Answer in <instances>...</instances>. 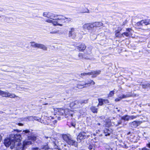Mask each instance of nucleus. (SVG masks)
<instances>
[{"instance_id": "ea45409f", "label": "nucleus", "mask_w": 150, "mask_h": 150, "mask_svg": "<svg viewBox=\"0 0 150 150\" xmlns=\"http://www.w3.org/2000/svg\"><path fill=\"white\" fill-rule=\"evenodd\" d=\"M40 119L38 117L36 116H33V120H37L38 121H40Z\"/></svg>"}, {"instance_id": "de8ad7c7", "label": "nucleus", "mask_w": 150, "mask_h": 150, "mask_svg": "<svg viewBox=\"0 0 150 150\" xmlns=\"http://www.w3.org/2000/svg\"><path fill=\"white\" fill-rule=\"evenodd\" d=\"M120 97H119L118 98H117L115 99V100L116 101H119L121 99H120Z\"/></svg>"}, {"instance_id": "09e8293b", "label": "nucleus", "mask_w": 150, "mask_h": 150, "mask_svg": "<svg viewBox=\"0 0 150 150\" xmlns=\"http://www.w3.org/2000/svg\"><path fill=\"white\" fill-rule=\"evenodd\" d=\"M86 10V11H84L83 13H89V10L88 9H87V8Z\"/></svg>"}, {"instance_id": "0eeeda50", "label": "nucleus", "mask_w": 150, "mask_h": 150, "mask_svg": "<svg viewBox=\"0 0 150 150\" xmlns=\"http://www.w3.org/2000/svg\"><path fill=\"white\" fill-rule=\"evenodd\" d=\"M150 24V19L143 20L137 23L136 25L141 27L144 25H146Z\"/></svg>"}, {"instance_id": "13d9d810", "label": "nucleus", "mask_w": 150, "mask_h": 150, "mask_svg": "<svg viewBox=\"0 0 150 150\" xmlns=\"http://www.w3.org/2000/svg\"><path fill=\"white\" fill-rule=\"evenodd\" d=\"M98 125H100V124L99 123H98Z\"/></svg>"}, {"instance_id": "bf43d9fd", "label": "nucleus", "mask_w": 150, "mask_h": 150, "mask_svg": "<svg viewBox=\"0 0 150 150\" xmlns=\"http://www.w3.org/2000/svg\"><path fill=\"white\" fill-rule=\"evenodd\" d=\"M71 117H72L73 116V115L72 114H71Z\"/></svg>"}, {"instance_id": "dca6fc26", "label": "nucleus", "mask_w": 150, "mask_h": 150, "mask_svg": "<svg viewBox=\"0 0 150 150\" xmlns=\"http://www.w3.org/2000/svg\"><path fill=\"white\" fill-rule=\"evenodd\" d=\"M37 48L42 49L44 50H47V47L45 45L40 44H38Z\"/></svg>"}, {"instance_id": "a19ab883", "label": "nucleus", "mask_w": 150, "mask_h": 150, "mask_svg": "<svg viewBox=\"0 0 150 150\" xmlns=\"http://www.w3.org/2000/svg\"><path fill=\"white\" fill-rule=\"evenodd\" d=\"M59 33V31L54 30L50 32V33L51 34H55L58 33Z\"/></svg>"}, {"instance_id": "37998d69", "label": "nucleus", "mask_w": 150, "mask_h": 150, "mask_svg": "<svg viewBox=\"0 0 150 150\" xmlns=\"http://www.w3.org/2000/svg\"><path fill=\"white\" fill-rule=\"evenodd\" d=\"M93 146L91 145H89L88 147V149L90 150L92 149L93 148Z\"/></svg>"}, {"instance_id": "a211bd4d", "label": "nucleus", "mask_w": 150, "mask_h": 150, "mask_svg": "<svg viewBox=\"0 0 150 150\" xmlns=\"http://www.w3.org/2000/svg\"><path fill=\"white\" fill-rule=\"evenodd\" d=\"M90 109L93 113H95L98 112V109L96 106H91Z\"/></svg>"}, {"instance_id": "cd10ccee", "label": "nucleus", "mask_w": 150, "mask_h": 150, "mask_svg": "<svg viewBox=\"0 0 150 150\" xmlns=\"http://www.w3.org/2000/svg\"><path fill=\"white\" fill-rule=\"evenodd\" d=\"M43 139L44 140L46 141L47 142L50 141V139H51V137H48L47 136H45L43 137Z\"/></svg>"}, {"instance_id": "58836bf2", "label": "nucleus", "mask_w": 150, "mask_h": 150, "mask_svg": "<svg viewBox=\"0 0 150 150\" xmlns=\"http://www.w3.org/2000/svg\"><path fill=\"white\" fill-rule=\"evenodd\" d=\"M27 119H28L29 120H33V116H28L27 117Z\"/></svg>"}, {"instance_id": "5701e85b", "label": "nucleus", "mask_w": 150, "mask_h": 150, "mask_svg": "<svg viewBox=\"0 0 150 150\" xmlns=\"http://www.w3.org/2000/svg\"><path fill=\"white\" fill-rule=\"evenodd\" d=\"M7 97H9L11 98H14L15 97H17L18 96H16L14 94L8 92V95L7 96Z\"/></svg>"}, {"instance_id": "7ed1b4c3", "label": "nucleus", "mask_w": 150, "mask_h": 150, "mask_svg": "<svg viewBox=\"0 0 150 150\" xmlns=\"http://www.w3.org/2000/svg\"><path fill=\"white\" fill-rule=\"evenodd\" d=\"M4 144L6 147H8L10 145L11 149H13L15 146V142L12 140V137L7 138L4 140Z\"/></svg>"}, {"instance_id": "a18cd8bd", "label": "nucleus", "mask_w": 150, "mask_h": 150, "mask_svg": "<svg viewBox=\"0 0 150 150\" xmlns=\"http://www.w3.org/2000/svg\"><path fill=\"white\" fill-rule=\"evenodd\" d=\"M136 117H137V116H134V115L130 116V119H133L135 118H136Z\"/></svg>"}, {"instance_id": "4d7b16f0", "label": "nucleus", "mask_w": 150, "mask_h": 150, "mask_svg": "<svg viewBox=\"0 0 150 150\" xmlns=\"http://www.w3.org/2000/svg\"><path fill=\"white\" fill-rule=\"evenodd\" d=\"M126 23V22H123L122 25H125Z\"/></svg>"}, {"instance_id": "2f4dec72", "label": "nucleus", "mask_w": 150, "mask_h": 150, "mask_svg": "<svg viewBox=\"0 0 150 150\" xmlns=\"http://www.w3.org/2000/svg\"><path fill=\"white\" fill-rule=\"evenodd\" d=\"M126 32H127L128 33H130V35H132V29L131 28H127L126 29Z\"/></svg>"}, {"instance_id": "ddd939ff", "label": "nucleus", "mask_w": 150, "mask_h": 150, "mask_svg": "<svg viewBox=\"0 0 150 150\" xmlns=\"http://www.w3.org/2000/svg\"><path fill=\"white\" fill-rule=\"evenodd\" d=\"M76 47L77 49L81 51H83L86 48V46L84 44H82L78 46H76Z\"/></svg>"}, {"instance_id": "39448f33", "label": "nucleus", "mask_w": 150, "mask_h": 150, "mask_svg": "<svg viewBox=\"0 0 150 150\" xmlns=\"http://www.w3.org/2000/svg\"><path fill=\"white\" fill-rule=\"evenodd\" d=\"M43 16L49 18L48 19L54 20L55 19L54 18L57 17L58 15H55L51 12H46L43 13Z\"/></svg>"}, {"instance_id": "052dcab7", "label": "nucleus", "mask_w": 150, "mask_h": 150, "mask_svg": "<svg viewBox=\"0 0 150 150\" xmlns=\"http://www.w3.org/2000/svg\"><path fill=\"white\" fill-rule=\"evenodd\" d=\"M1 17V16H0V18Z\"/></svg>"}, {"instance_id": "72a5a7b5", "label": "nucleus", "mask_w": 150, "mask_h": 150, "mask_svg": "<svg viewBox=\"0 0 150 150\" xmlns=\"http://www.w3.org/2000/svg\"><path fill=\"white\" fill-rule=\"evenodd\" d=\"M142 87L143 88H146L148 87H150V84L147 83L145 84L142 85Z\"/></svg>"}, {"instance_id": "f8f14e48", "label": "nucleus", "mask_w": 150, "mask_h": 150, "mask_svg": "<svg viewBox=\"0 0 150 150\" xmlns=\"http://www.w3.org/2000/svg\"><path fill=\"white\" fill-rule=\"evenodd\" d=\"M88 99L83 100V99H80L79 100H76V103L79 106H80V105L83 103L86 104L88 102Z\"/></svg>"}, {"instance_id": "6ab92c4d", "label": "nucleus", "mask_w": 150, "mask_h": 150, "mask_svg": "<svg viewBox=\"0 0 150 150\" xmlns=\"http://www.w3.org/2000/svg\"><path fill=\"white\" fill-rule=\"evenodd\" d=\"M8 92L0 90V95L2 97H7V96L8 95Z\"/></svg>"}, {"instance_id": "aec40b11", "label": "nucleus", "mask_w": 150, "mask_h": 150, "mask_svg": "<svg viewBox=\"0 0 150 150\" xmlns=\"http://www.w3.org/2000/svg\"><path fill=\"white\" fill-rule=\"evenodd\" d=\"M121 30L122 29L121 28H119V30L116 31L115 36L116 37L120 38L123 37V35H122V34H119V33H120V31H121Z\"/></svg>"}, {"instance_id": "20e7f679", "label": "nucleus", "mask_w": 150, "mask_h": 150, "mask_svg": "<svg viewBox=\"0 0 150 150\" xmlns=\"http://www.w3.org/2000/svg\"><path fill=\"white\" fill-rule=\"evenodd\" d=\"M62 137L64 141L70 145H74L75 141L72 140L71 136L69 134H64L62 135Z\"/></svg>"}, {"instance_id": "bb28decb", "label": "nucleus", "mask_w": 150, "mask_h": 150, "mask_svg": "<svg viewBox=\"0 0 150 150\" xmlns=\"http://www.w3.org/2000/svg\"><path fill=\"white\" fill-rule=\"evenodd\" d=\"M131 125L132 127H135L138 126V123L137 122L134 121L132 122Z\"/></svg>"}, {"instance_id": "6e6552de", "label": "nucleus", "mask_w": 150, "mask_h": 150, "mask_svg": "<svg viewBox=\"0 0 150 150\" xmlns=\"http://www.w3.org/2000/svg\"><path fill=\"white\" fill-rule=\"evenodd\" d=\"M89 137V135H87L84 132L80 133L77 136V141L79 142H80L81 140L87 138Z\"/></svg>"}, {"instance_id": "423d86ee", "label": "nucleus", "mask_w": 150, "mask_h": 150, "mask_svg": "<svg viewBox=\"0 0 150 150\" xmlns=\"http://www.w3.org/2000/svg\"><path fill=\"white\" fill-rule=\"evenodd\" d=\"M101 71L100 70L94 71H92L91 72L88 73H83L81 74V76H86L92 75L93 77H95L97 76L100 73Z\"/></svg>"}, {"instance_id": "f3484780", "label": "nucleus", "mask_w": 150, "mask_h": 150, "mask_svg": "<svg viewBox=\"0 0 150 150\" xmlns=\"http://www.w3.org/2000/svg\"><path fill=\"white\" fill-rule=\"evenodd\" d=\"M33 144L32 142L30 141H24L23 142V150L26 146L27 145H29L31 144Z\"/></svg>"}, {"instance_id": "49530a36", "label": "nucleus", "mask_w": 150, "mask_h": 150, "mask_svg": "<svg viewBox=\"0 0 150 150\" xmlns=\"http://www.w3.org/2000/svg\"><path fill=\"white\" fill-rule=\"evenodd\" d=\"M32 150H41L38 147H35L32 148Z\"/></svg>"}, {"instance_id": "7c9ffc66", "label": "nucleus", "mask_w": 150, "mask_h": 150, "mask_svg": "<svg viewBox=\"0 0 150 150\" xmlns=\"http://www.w3.org/2000/svg\"><path fill=\"white\" fill-rule=\"evenodd\" d=\"M122 35H123V37H124V35H125L126 36L128 37H130L131 36V35H130V33H128L127 32H126L122 33Z\"/></svg>"}, {"instance_id": "c9c22d12", "label": "nucleus", "mask_w": 150, "mask_h": 150, "mask_svg": "<svg viewBox=\"0 0 150 150\" xmlns=\"http://www.w3.org/2000/svg\"><path fill=\"white\" fill-rule=\"evenodd\" d=\"M75 104V103L74 102H72L70 104V106L71 108L74 109Z\"/></svg>"}, {"instance_id": "6e6d98bb", "label": "nucleus", "mask_w": 150, "mask_h": 150, "mask_svg": "<svg viewBox=\"0 0 150 150\" xmlns=\"http://www.w3.org/2000/svg\"><path fill=\"white\" fill-rule=\"evenodd\" d=\"M2 140V137L0 135V142H1V141Z\"/></svg>"}, {"instance_id": "3c124183", "label": "nucleus", "mask_w": 150, "mask_h": 150, "mask_svg": "<svg viewBox=\"0 0 150 150\" xmlns=\"http://www.w3.org/2000/svg\"><path fill=\"white\" fill-rule=\"evenodd\" d=\"M142 150H150L146 148H144L142 149Z\"/></svg>"}, {"instance_id": "a878e982", "label": "nucleus", "mask_w": 150, "mask_h": 150, "mask_svg": "<svg viewBox=\"0 0 150 150\" xmlns=\"http://www.w3.org/2000/svg\"><path fill=\"white\" fill-rule=\"evenodd\" d=\"M30 43L31 44V46L32 47L37 48L38 43H35L34 42H31Z\"/></svg>"}, {"instance_id": "f03ea898", "label": "nucleus", "mask_w": 150, "mask_h": 150, "mask_svg": "<svg viewBox=\"0 0 150 150\" xmlns=\"http://www.w3.org/2000/svg\"><path fill=\"white\" fill-rule=\"evenodd\" d=\"M95 84V82L92 80H87L85 82L82 81L79 82L77 85V87L79 88H86L90 86L91 85H93Z\"/></svg>"}, {"instance_id": "c85d7f7f", "label": "nucleus", "mask_w": 150, "mask_h": 150, "mask_svg": "<svg viewBox=\"0 0 150 150\" xmlns=\"http://www.w3.org/2000/svg\"><path fill=\"white\" fill-rule=\"evenodd\" d=\"M30 132V131L29 130H25L23 131L22 132V134L24 135H26L27 134H28Z\"/></svg>"}, {"instance_id": "f704fd0d", "label": "nucleus", "mask_w": 150, "mask_h": 150, "mask_svg": "<svg viewBox=\"0 0 150 150\" xmlns=\"http://www.w3.org/2000/svg\"><path fill=\"white\" fill-rule=\"evenodd\" d=\"M71 126H73L74 127H75V120L74 119L71 121V125L69 126V127H71Z\"/></svg>"}, {"instance_id": "e433bc0d", "label": "nucleus", "mask_w": 150, "mask_h": 150, "mask_svg": "<svg viewBox=\"0 0 150 150\" xmlns=\"http://www.w3.org/2000/svg\"><path fill=\"white\" fill-rule=\"evenodd\" d=\"M130 96L128 95H122V96L121 97H120V99H122V98H127L129 97Z\"/></svg>"}, {"instance_id": "c756f323", "label": "nucleus", "mask_w": 150, "mask_h": 150, "mask_svg": "<svg viewBox=\"0 0 150 150\" xmlns=\"http://www.w3.org/2000/svg\"><path fill=\"white\" fill-rule=\"evenodd\" d=\"M112 123L114 125L116 126H118L122 123V121L121 120H119L117 122L115 123V122H112Z\"/></svg>"}, {"instance_id": "5fc2aeb1", "label": "nucleus", "mask_w": 150, "mask_h": 150, "mask_svg": "<svg viewBox=\"0 0 150 150\" xmlns=\"http://www.w3.org/2000/svg\"><path fill=\"white\" fill-rule=\"evenodd\" d=\"M116 109L117 110V111L118 112H119L120 111V110L119 109L118 110V108H116Z\"/></svg>"}, {"instance_id": "9d476101", "label": "nucleus", "mask_w": 150, "mask_h": 150, "mask_svg": "<svg viewBox=\"0 0 150 150\" xmlns=\"http://www.w3.org/2000/svg\"><path fill=\"white\" fill-rule=\"evenodd\" d=\"M112 130L110 127H108L104 130V133L105 136L110 135V134L112 132Z\"/></svg>"}, {"instance_id": "f257e3e1", "label": "nucleus", "mask_w": 150, "mask_h": 150, "mask_svg": "<svg viewBox=\"0 0 150 150\" xmlns=\"http://www.w3.org/2000/svg\"><path fill=\"white\" fill-rule=\"evenodd\" d=\"M57 18H56L54 20H52L47 19L45 21L48 23H52L54 26L59 25L62 26V23L71 21L70 18H66L62 16L58 15Z\"/></svg>"}, {"instance_id": "9b49d317", "label": "nucleus", "mask_w": 150, "mask_h": 150, "mask_svg": "<svg viewBox=\"0 0 150 150\" xmlns=\"http://www.w3.org/2000/svg\"><path fill=\"white\" fill-rule=\"evenodd\" d=\"M83 28L84 29L90 30L93 28V23H88L84 24L83 26Z\"/></svg>"}, {"instance_id": "412c9836", "label": "nucleus", "mask_w": 150, "mask_h": 150, "mask_svg": "<svg viewBox=\"0 0 150 150\" xmlns=\"http://www.w3.org/2000/svg\"><path fill=\"white\" fill-rule=\"evenodd\" d=\"M121 119L125 121H128L130 119V116L127 115L121 117Z\"/></svg>"}, {"instance_id": "8fccbe9b", "label": "nucleus", "mask_w": 150, "mask_h": 150, "mask_svg": "<svg viewBox=\"0 0 150 150\" xmlns=\"http://www.w3.org/2000/svg\"><path fill=\"white\" fill-rule=\"evenodd\" d=\"M146 146L150 148V142H149V143L148 144H146Z\"/></svg>"}, {"instance_id": "473e14b6", "label": "nucleus", "mask_w": 150, "mask_h": 150, "mask_svg": "<svg viewBox=\"0 0 150 150\" xmlns=\"http://www.w3.org/2000/svg\"><path fill=\"white\" fill-rule=\"evenodd\" d=\"M64 113V110L63 109H60V111L58 112V114L60 115H63Z\"/></svg>"}, {"instance_id": "b1692460", "label": "nucleus", "mask_w": 150, "mask_h": 150, "mask_svg": "<svg viewBox=\"0 0 150 150\" xmlns=\"http://www.w3.org/2000/svg\"><path fill=\"white\" fill-rule=\"evenodd\" d=\"M28 139L29 140L35 141L37 139V137L35 136L31 135L30 136H28Z\"/></svg>"}, {"instance_id": "864d4df0", "label": "nucleus", "mask_w": 150, "mask_h": 150, "mask_svg": "<svg viewBox=\"0 0 150 150\" xmlns=\"http://www.w3.org/2000/svg\"><path fill=\"white\" fill-rule=\"evenodd\" d=\"M91 51L90 50L88 52L86 53V54H91Z\"/></svg>"}, {"instance_id": "c03bdc74", "label": "nucleus", "mask_w": 150, "mask_h": 150, "mask_svg": "<svg viewBox=\"0 0 150 150\" xmlns=\"http://www.w3.org/2000/svg\"><path fill=\"white\" fill-rule=\"evenodd\" d=\"M78 56L80 59L82 58L83 57V54L81 53H79Z\"/></svg>"}, {"instance_id": "2eb2a0df", "label": "nucleus", "mask_w": 150, "mask_h": 150, "mask_svg": "<svg viewBox=\"0 0 150 150\" xmlns=\"http://www.w3.org/2000/svg\"><path fill=\"white\" fill-rule=\"evenodd\" d=\"M92 23L93 28L99 27L103 25V23L101 22H95Z\"/></svg>"}, {"instance_id": "603ef678", "label": "nucleus", "mask_w": 150, "mask_h": 150, "mask_svg": "<svg viewBox=\"0 0 150 150\" xmlns=\"http://www.w3.org/2000/svg\"><path fill=\"white\" fill-rule=\"evenodd\" d=\"M18 125L20 126H22L23 125V124L22 123H18Z\"/></svg>"}, {"instance_id": "393cba45", "label": "nucleus", "mask_w": 150, "mask_h": 150, "mask_svg": "<svg viewBox=\"0 0 150 150\" xmlns=\"http://www.w3.org/2000/svg\"><path fill=\"white\" fill-rule=\"evenodd\" d=\"M98 101L99 103L97 105V107H98L99 105L102 106L103 105L104 103L103 99L99 98L98 99Z\"/></svg>"}, {"instance_id": "4c0bfd02", "label": "nucleus", "mask_w": 150, "mask_h": 150, "mask_svg": "<svg viewBox=\"0 0 150 150\" xmlns=\"http://www.w3.org/2000/svg\"><path fill=\"white\" fill-rule=\"evenodd\" d=\"M114 91H111L110 92L109 95L108 96L109 97H111L114 95Z\"/></svg>"}, {"instance_id": "4be33fe9", "label": "nucleus", "mask_w": 150, "mask_h": 150, "mask_svg": "<svg viewBox=\"0 0 150 150\" xmlns=\"http://www.w3.org/2000/svg\"><path fill=\"white\" fill-rule=\"evenodd\" d=\"M74 29L72 28L71 29V31H69V37H71L72 35L74 34L75 32Z\"/></svg>"}, {"instance_id": "4468645a", "label": "nucleus", "mask_w": 150, "mask_h": 150, "mask_svg": "<svg viewBox=\"0 0 150 150\" xmlns=\"http://www.w3.org/2000/svg\"><path fill=\"white\" fill-rule=\"evenodd\" d=\"M52 144L54 146V147H49L47 145L43 146L42 147V149L45 150H47L49 149H52L53 148H56L57 147V146L56 144L54 142H53L52 143Z\"/></svg>"}, {"instance_id": "79ce46f5", "label": "nucleus", "mask_w": 150, "mask_h": 150, "mask_svg": "<svg viewBox=\"0 0 150 150\" xmlns=\"http://www.w3.org/2000/svg\"><path fill=\"white\" fill-rule=\"evenodd\" d=\"M104 103L105 104H108L109 103V101L108 100L103 99Z\"/></svg>"}, {"instance_id": "1a4fd4ad", "label": "nucleus", "mask_w": 150, "mask_h": 150, "mask_svg": "<svg viewBox=\"0 0 150 150\" xmlns=\"http://www.w3.org/2000/svg\"><path fill=\"white\" fill-rule=\"evenodd\" d=\"M11 137H12V140L15 142H19L21 139V136L19 134H11L10 136Z\"/></svg>"}]
</instances>
